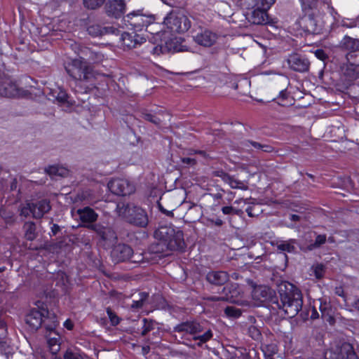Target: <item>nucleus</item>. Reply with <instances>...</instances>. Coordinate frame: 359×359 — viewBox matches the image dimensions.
Segmentation results:
<instances>
[{
  "mask_svg": "<svg viewBox=\"0 0 359 359\" xmlns=\"http://www.w3.org/2000/svg\"><path fill=\"white\" fill-rule=\"evenodd\" d=\"M279 294L280 308L283 310L287 317H294L303 305L301 291L292 284L285 283L280 286Z\"/></svg>",
  "mask_w": 359,
  "mask_h": 359,
  "instance_id": "f257e3e1",
  "label": "nucleus"
},
{
  "mask_svg": "<svg viewBox=\"0 0 359 359\" xmlns=\"http://www.w3.org/2000/svg\"><path fill=\"white\" fill-rule=\"evenodd\" d=\"M276 0H242V5L249 10L248 20L255 25L269 24V18L268 10L275 3Z\"/></svg>",
  "mask_w": 359,
  "mask_h": 359,
  "instance_id": "f03ea898",
  "label": "nucleus"
},
{
  "mask_svg": "<svg viewBox=\"0 0 359 359\" xmlns=\"http://www.w3.org/2000/svg\"><path fill=\"white\" fill-rule=\"evenodd\" d=\"M154 236L160 241L158 245H166L170 250H182L184 248L183 232L173 226H160L155 231Z\"/></svg>",
  "mask_w": 359,
  "mask_h": 359,
  "instance_id": "7ed1b4c3",
  "label": "nucleus"
},
{
  "mask_svg": "<svg viewBox=\"0 0 359 359\" xmlns=\"http://www.w3.org/2000/svg\"><path fill=\"white\" fill-rule=\"evenodd\" d=\"M119 216L123 217L128 223L139 227H146L149 222L146 211L132 203H119L116 206Z\"/></svg>",
  "mask_w": 359,
  "mask_h": 359,
  "instance_id": "20e7f679",
  "label": "nucleus"
},
{
  "mask_svg": "<svg viewBox=\"0 0 359 359\" xmlns=\"http://www.w3.org/2000/svg\"><path fill=\"white\" fill-rule=\"evenodd\" d=\"M79 55V58L74 59L67 64L65 67L66 71L75 80L90 82L95 77V73L86 59L81 55Z\"/></svg>",
  "mask_w": 359,
  "mask_h": 359,
  "instance_id": "39448f33",
  "label": "nucleus"
},
{
  "mask_svg": "<svg viewBox=\"0 0 359 359\" xmlns=\"http://www.w3.org/2000/svg\"><path fill=\"white\" fill-rule=\"evenodd\" d=\"M175 331L186 332L193 335V339L198 341L197 343L198 346H201L203 344L207 342L213 336L211 329L205 327L204 323H198L196 321L185 322L179 324L175 327Z\"/></svg>",
  "mask_w": 359,
  "mask_h": 359,
  "instance_id": "423d86ee",
  "label": "nucleus"
},
{
  "mask_svg": "<svg viewBox=\"0 0 359 359\" xmlns=\"http://www.w3.org/2000/svg\"><path fill=\"white\" fill-rule=\"evenodd\" d=\"M163 23L172 33H184L191 27V22L186 15L175 12L168 14Z\"/></svg>",
  "mask_w": 359,
  "mask_h": 359,
  "instance_id": "0eeeda50",
  "label": "nucleus"
},
{
  "mask_svg": "<svg viewBox=\"0 0 359 359\" xmlns=\"http://www.w3.org/2000/svg\"><path fill=\"white\" fill-rule=\"evenodd\" d=\"M123 19L135 29L139 31L153 25L156 20L154 15L144 13L142 10L133 11L127 14Z\"/></svg>",
  "mask_w": 359,
  "mask_h": 359,
  "instance_id": "6e6552de",
  "label": "nucleus"
},
{
  "mask_svg": "<svg viewBox=\"0 0 359 359\" xmlns=\"http://www.w3.org/2000/svg\"><path fill=\"white\" fill-rule=\"evenodd\" d=\"M222 293L225 301L241 306L249 304L248 301L243 298V292L237 283L226 285L223 288Z\"/></svg>",
  "mask_w": 359,
  "mask_h": 359,
  "instance_id": "1a4fd4ad",
  "label": "nucleus"
},
{
  "mask_svg": "<svg viewBox=\"0 0 359 359\" xmlns=\"http://www.w3.org/2000/svg\"><path fill=\"white\" fill-rule=\"evenodd\" d=\"M108 188L111 193L118 196H127L135 192V184L127 179L116 178L110 180Z\"/></svg>",
  "mask_w": 359,
  "mask_h": 359,
  "instance_id": "9d476101",
  "label": "nucleus"
},
{
  "mask_svg": "<svg viewBox=\"0 0 359 359\" xmlns=\"http://www.w3.org/2000/svg\"><path fill=\"white\" fill-rule=\"evenodd\" d=\"M219 38L218 34L207 28L199 27L193 35L196 43L205 48H210L215 45Z\"/></svg>",
  "mask_w": 359,
  "mask_h": 359,
  "instance_id": "9b49d317",
  "label": "nucleus"
},
{
  "mask_svg": "<svg viewBox=\"0 0 359 359\" xmlns=\"http://www.w3.org/2000/svg\"><path fill=\"white\" fill-rule=\"evenodd\" d=\"M340 76L346 85H350L359 79V67L346 61L340 67Z\"/></svg>",
  "mask_w": 359,
  "mask_h": 359,
  "instance_id": "f8f14e48",
  "label": "nucleus"
},
{
  "mask_svg": "<svg viewBox=\"0 0 359 359\" xmlns=\"http://www.w3.org/2000/svg\"><path fill=\"white\" fill-rule=\"evenodd\" d=\"M287 62L290 69L299 72L308 71L310 65L307 58L297 53L290 55Z\"/></svg>",
  "mask_w": 359,
  "mask_h": 359,
  "instance_id": "ddd939ff",
  "label": "nucleus"
},
{
  "mask_svg": "<svg viewBox=\"0 0 359 359\" xmlns=\"http://www.w3.org/2000/svg\"><path fill=\"white\" fill-rule=\"evenodd\" d=\"M124 0H109L105 5L107 15L115 18H121L126 11Z\"/></svg>",
  "mask_w": 359,
  "mask_h": 359,
  "instance_id": "4468645a",
  "label": "nucleus"
},
{
  "mask_svg": "<svg viewBox=\"0 0 359 359\" xmlns=\"http://www.w3.org/2000/svg\"><path fill=\"white\" fill-rule=\"evenodd\" d=\"M122 44L129 48H135L146 42V38L135 32H124L121 34Z\"/></svg>",
  "mask_w": 359,
  "mask_h": 359,
  "instance_id": "2eb2a0df",
  "label": "nucleus"
},
{
  "mask_svg": "<svg viewBox=\"0 0 359 359\" xmlns=\"http://www.w3.org/2000/svg\"><path fill=\"white\" fill-rule=\"evenodd\" d=\"M111 256L116 262H124L133 257V250L129 245L120 243L113 248Z\"/></svg>",
  "mask_w": 359,
  "mask_h": 359,
  "instance_id": "dca6fc26",
  "label": "nucleus"
},
{
  "mask_svg": "<svg viewBox=\"0 0 359 359\" xmlns=\"http://www.w3.org/2000/svg\"><path fill=\"white\" fill-rule=\"evenodd\" d=\"M86 226L95 231L104 241L114 243L117 238L116 233L110 227L103 226L100 224H90Z\"/></svg>",
  "mask_w": 359,
  "mask_h": 359,
  "instance_id": "f3484780",
  "label": "nucleus"
},
{
  "mask_svg": "<svg viewBox=\"0 0 359 359\" xmlns=\"http://www.w3.org/2000/svg\"><path fill=\"white\" fill-rule=\"evenodd\" d=\"M332 359H358L353 346L349 343H343L333 353Z\"/></svg>",
  "mask_w": 359,
  "mask_h": 359,
  "instance_id": "a211bd4d",
  "label": "nucleus"
},
{
  "mask_svg": "<svg viewBox=\"0 0 359 359\" xmlns=\"http://www.w3.org/2000/svg\"><path fill=\"white\" fill-rule=\"evenodd\" d=\"M305 27L308 32L318 33L321 30L320 13L306 14L304 19Z\"/></svg>",
  "mask_w": 359,
  "mask_h": 359,
  "instance_id": "6ab92c4d",
  "label": "nucleus"
},
{
  "mask_svg": "<svg viewBox=\"0 0 359 359\" xmlns=\"http://www.w3.org/2000/svg\"><path fill=\"white\" fill-rule=\"evenodd\" d=\"M32 206V217L35 219L41 218L51 208L50 201L47 199H42L31 203Z\"/></svg>",
  "mask_w": 359,
  "mask_h": 359,
  "instance_id": "aec40b11",
  "label": "nucleus"
},
{
  "mask_svg": "<svg viewBox=\"0 0 359 359\" xmlns=\"http://www.w3.org/2000/svg\"><path fill=\"white\" fill-rule=\"evenodd\" d=\"M88 32L93 36H102L105 34L117 35L119 30L113 26L102 27L100 25H93L88 27Z\"/></svg>",
  "mask_w": 359,
  "mask_h": 359,
  "instance_id": "412c9836",
  "label": "nucleus"
},
{
  "mask_svg": "<svg viewBox=\"0 0 359 359\" xmlns=\"http://www.w3.org/2000/svg\"><path fill=\"white\" fill-rule=\"evenodd\" d=\"M273 295V291L266 286L260 285L254 288L252 298L260 302L270 300Z\"/></svg>",
  "mask_w": 359,
  "mask_h": 359,
  "instance_id": "4be33fe9",
  "label": "nucleus"
},
{
  "mask_svg": "<svg viewBox=\"0 0 359 359\" xmlns=\"http://www.w3.org/2000/svg\"><path fill=\"white\" fill-rule=\"evenodd\" d=\"M43 316V313L38 310L32 309L26 316L25 322L32 327V329L37 330L41 325Z\"/></svg>",
  "mask_w": 359,
  "mask_h": 359,
  "instance_id": "5701e85b",
  "label": "nucleus"
},
{
  "mask_svg": "<svg viewBox=\"0 0 359 359\" xmlns=\"http://www.w3.org/2000/svg\"><path fill=\"white\" fill-rule=\"evenodd\" d=\"M0 95L7 97H15L18 95V88L15 83L6 79L0 83Z\"/></svg>",
  "mask_w": 359,
  "mask_h": 359,
  "instance_id": "b1692460",
  "label": "nucleus"
},
{
  "mask_svg": "<svg viewBox=\"0 0 359 359\" xmlns=\"http://www.w3.org/2000/svg\"><path fill=\"white\" fill-rule=\"evenodd\" d=\"M76 53L78 55H81L84 57L86 60H88L95 63L102 62L104 58V55L102 53L91 50L86 47L79 48Z\"/></svg>",
  "mask_w": 359,
  "mask_h": 359,
  "instance_id": "393cba45",
  "label": "nucleus"
},
{
  "mask_svg": "<svg viewBox=\"0 0 359 359\" xmlns=\"http://www.w3.org/2000/svg\"><path fill=\"white\" fill-rule=\"evenodd\" d=\"M207 280L214 285H223L229 279V276L225 271H210L206 276Z\"/></svg>",
  "mask_w": 359,
  "mask_h": 359,
  "instance_id": "a878e982",
  "label": "nucleus"
},
{
  "mask_svg": "<svg viewBox=\"0 0 359 359\" xmlns=\"http://www.w3.org/2000/svg\"><path fill=\"white\" fill-rule=\"evenodd\" d=\"M58 325V322L55 319V318H53V320L52 321L51 325H46V328L48 332H50V334L51 333L55 334V337H49L48 339V343L49 346L51 348L53 351H57L59 350V343H58V334L55 333V329Z\"/></svg>",
  "mask_w": 359,
  "mask_h": 359,
  "instance_id": "bb28decb",
  "label": "nucleus"
},
{
  "mask_svg": "<svg viewBox=\"0 0 359 359\" xmlns=\"http://www.w3.org/2000/svg\"><path fill=\"white\" fill-rule=\"evenodd\" d=\"M77 214L82 222L93 223L97 219V214L90 208L86 207L83 209H79Z\"/></svg>",
  "mask_w": 359,
  "mask_h": 359,
  "instance_id": "cd10ccee",
  "label": "nucleus"
},
{
  "mask_svg": "<svg viewBox=\"0 0 359 359\" xmlns=\"http://www.w3.org/2000/svg\"><path fill=\"white\" fill-rule=\"evenodd\" d=\"M303 11L306 14L310 13H320L318 0H301Z\"/></svg>",
  "mask_w": 359,
  "mask_h": 359,
  "instance_id": "c85d7f7f",
  "label": "nucleus"
},
{
  "mask_svg": "<svg viewBox=\"0 0 359 359\" xmlns=\"http://www.w3.org/2000/svg\"><path fill=\"white\" fill-rule=\"evenodd\" d=\"M339 46L342 49L348 50V52H351L359 48V41L345 36L340 41Z\"/></svg>",
  "mask_w": 359,
  "mask_h": 359,
  "instance_id": "c756f323",
  "label": "nucleus"
},
{
  "mask_svg": "<svg viewBox=\"0 0 359 359\" xmlns=\"http://www.w3.org/2000/svg\"><path fill=\"white\" fill-rule=\"evenodd\" d=\"M243 149H248L250 147V145L252 146L255 149L257 150H261L264 152H271L273 151V147L271 145L269 144H263L259 142L250 141V140H245L243 142H242Z\"/></svg>",
  "mask_w": 359,
  "mask_h": 359,
  "instance_id": "7c9ffc66",
  "label": "nucleus"
},
{
  "mask_svg": "<svg viewBox=\"0 0 359 359\" xmlns=\"http://www.w3.org/2000/svg\"><path fill=\"white\" fill-rule=\"evenodd\" d=\"M46 172L51 177L56 176L65 177L68 175L69 170L62 166L51 165L46 168Z\"/></svg>",
  "mask_w": 359,
  "mask_h": 359,
  "instance_id": "2f4dec72",
  "label": "nucleus"
},
{
  "mask_svg": "<svg viewBox=\"0 0 359 359\" xmlns=\"http://www.w3.org/2000/svg\"><path fill=\"white\" fill-rule=\"evenodd\" d=\"M25 236L29 241H33L36 238L37 233L36 231V225L33 222H25L23 225Z\"/></svg>",
  "mask_w": 359,
  "mask_h": 359,
  "instance_id": "473e14b6",
  "label": "nucleus"
},
{
  "mask_svg": "<svg viewBox=\"0 0 359 359\" xmlns=\"http://www.w3.org/2000/svg\"><path fill=\"white\" fill-rule=\"evenodd\" d=\"M297 242L295 239H289L278 243L277 248L280 251L292 253L296 251L295 245H297Z\"/></svg>",
  "mask_w": 359,
  "mask_h": 359,
  "instance_id": "72a5a7b5",
  "label": "nucleus"
},
{
  "mask_svg": "<svg viewBox=\"0 0 359 359\" xmlns=\"http://www.w3.org/2000/svg\"><path fill=\"white\" fill-rule=\"evenodd\" d=\"M148 297L149 295L147 292H140L137 296H135L133 299L131 308L134 309L142 308L147 301Z\"/></svg>",
  "mask_w": 359,
  "mask_h": 359,
  "instance_id": "f704fd0d",
  "label": "nucleus"
},
{
  "mask_svg": "<svg viewBox=\"0 0 359 359\" xmlns=\"http://www.w3.org/2000/svg\"><path fill=\"white\" fill-rule=\"evenodd\" d=\"M0 216L8 224H13L16 220L14 212L6 208H0Z\"/></svg>",
  "mask_w": 359,
  "mask_h": 359,
  "instance_id": "c9c22d12",
  "label": "nucleus"
},
{
  "mask_svg": "<svg viewBox=\"0 0 359 359\" xmlns=\"http://www.w3.org/2000/svg\"><path fill=\"white\" fill-rule=\"evenodd\" d=\"M318 302L319 303V309L321 312L322 317L325 318L328 316L331 318V306L330 303L325 299H318Z\"/></svg>",
  "mask_w": 359,
  "mask_h": 359,
  "instance_id": "e433bc0d",
  "label": "nucleus"
},
{
  "mask_svg": "<svg viewBox=\"0 0 359 359\" xmlns=\"http://www.w3.org/2000/svg\"><path fill=\"white\" fill-rule=\"evenodd\" d=\"M346 61L359 67V48L354 51L348 52L346 55Z\"/></svg>",
  "mask_w": 359,
  "mask_h": 359,
  "instance_id": "4c0bfd02",
  "label": "nucleus"
},
{
  "mask_svg": "<svg viewBox=\"0 0 359 359\" xmlns=\"http://www.w3.org/2000/svg\"><path fill=\"white\" fill-rule=\"evenodd\" d=\"M226 183H227L232 189L247 190L248 188L243 182L235 180L231 176L229 177V180H227Z\"/></svg>",
  "mask_w": 359,
  "mask_h": 359,
  "instance_id": "58836bf2",
  "label": "nucleus"
},
{
  "mask_svg": "<svg viewBox=\"0 0 359 359\" xmlns=\"http://www.w3.org/2000/svg\"><path fill=\"white\" fill-rule=\"evenodd\" d=\"M143 325L142 327L141 334L142 336H145L148 332L154 330V322L152 320H148L147 318H144L142 320Z\"/></svg>",
  "mask_w": 359,
  "mask_h": 359,
  "instance_id": "ea45409f",
  "label": "nucleus"
},
{
  "mask_svg": "<svg viewBox=\"0 0 359 359\" xmlns=\"http://www.w3.org/2000/svg\"><path fill=\"white\" fill-rule=\"evenodd\" d=\"M326 241V236L324 234L318 235L316 238L315 242L308 245L309 250H313L316 248L320 247Z\"/></svg>",
  "mask_w": 359,
  "mask_h": 359,
  "instance_id": "a19ab883",
  "label": "nucleus"
},
{
  "mask_svg": "<svg viewBox=\"0 0 359 359\" xmlns=\"http://www.w3.org/2000/svg\"><path fill=\"white\" fill-rule=\"evenodd\" d=\"M105 0H83V5L88 9H96L100 7Z\"/></svg>",
  "mask_w": 359,
  "mask_h": 359,
  "instance_id": "79ce46f5",
  "label": "nucleus"
},
{
  "mask_svg": "<svg viewBox=\"0 0 359 359\" xmlns=\"http://www.w3.org/2000/svg\"><path fill=\"white\" fill-rule=\"evenodd\" d=\"M262 351L266 359H273L272 356L277 352V348L276 346L271 344L264 346Z\"/></svg>",
  "mask_w": 359,
  "mask_h": 359,
  "instance_id": "37998d69",
  "label": "nucleus"
},
{
  "mask_svg": "<svg viewBox=\"0 0 359 359\" xmlns=\"http://www.w3.org/2000/svg\"><path fill=\"white\" fill-rule=\"evenodd\" d=\"M32 209L31 203L22 205L20 208V215L24 217H27L30 215H32Z\"/></svg>",
  "mask_w": 359,
  "mask_h": 359,
  "instance_id": "c03bdc74",
  "label": "nucleus"
},
{
  "mask_svg": "<svg viewBox=\"0 0 359 359\" xmlns=\"http://www.w3.org/2000/svg\"><path fill=\"white\" fill-rule=\"evenodd\" d=\"M225 314L229 317L238 318L241 315V311L233 306H227L224 310Z\"/></svg>",
  "mask_w": 359,
  "mask_h": 359,
  "instance_id": "a18cd8bd",
  "label": "nucleus"
},
{
  "mask_svg": "<svg viewBox=\"0 0 359 359\" xmlns=\"http://www.w3.org/2000/svg\"><path fill=\"white\" fill-rule=\"evenodd\" d=\"M344 302L346 306H347L350 311L355 309L359 311V299L352 301L349 298H345Z\"/></svg>",
  "mask_w": 359,
  "mask_h": 359,
  "instance_id": "49530a36",
  "label": "nucleus"
},
{
  "mask_svg": "<svg viewBox=\"0 0 359 359\" xmlns=\"http://www.w3.org/2000/svg\"><path fill=\"white\" fill-rule=\"evenodd\" d=\"M107 313L112 325H117L120 323L119 317L109 307L107 309Z\"/></svg>",
  "mask_w": 359,
  "mask_h": 359,
  "instance_id": "de8ad7c7",
  "label": "nucleus"
},
{
  "mask_svg": "<svg viewBox=\"0 0 359 359\" xmlns=\"http://www.w3.org/2000/svg\"><path fill=\"white\" fill-rule=\"evenodd\" d=\"M64 359H83V358L79 352L68 349L64 355Z\"/></svg>",
  "mask_w": 359,
  "mask_h": 359,
  "instance_id": "09e8293b",
  "label": "nucleus"
},
{
  "mask_svg": "<svg viewBox=\"0 0 359 359\" xmlns=\"http://www.w3.org/2000/svg\"><path fill=\"white\" fill-rule=\"evenodd\" d=\"M213 176L215 177H219L222 178V180L226 182L227 180H229L230 175L224 172L222 170H215L212 172Z\"/></svg>",
  "mask_w": 359,
  "mask_h": 359,
  "instance_id": "8fccbe9b",
  "label": "nucleus"
},
{
  "mask_svg": "<svg viewBox=\"0 0 359 359\" xmlns=\"http://www.w3.org/2000/svg\"><path fill=\"white\" fill-rule=\"evenodd\" d=\"M314 275L316 278L320 279L323 276L324 267L322 264H318L314 266L313 269Z\"/></svg>",
  "mask_w": 359,
  "mask_h": 359,
  "instance_id": "3c124183",
  "label": "nucleus"
},
{
  "mask_svg": "<svg viewBox=\"0 0 359 359\" xmlns=\"http://www.w3.org/2000/svg\"><path fill=\"white\" fill-rule=\"evenodd\" d=\"M56 99L59 102L65 103L66 102H68V95L65 91L60 90L57 95L56 96Z\"/></svg>",
  "mask_w": 359,
  "mask_h": 359,
  "instance_id": "603ef678",
  "label": "nucleus"
},
{
  "mask_svg": "<svg viewBox=\"0 0 359 359\" xmlns=\"http://www.w3.org/2000/svg\"><path fill=\"white\" fill-rule=\"evenodd\" d=\"M248 331L250 336L255 339H258L261 335L260 332L255 327H249Z\"/></svg>",
  "mask_w": 359,
  "mask_h": 359,
  "instance_id": "864d4df0",
  "label": "nucleus"
},
{
  "mask_svg": "<svg viewBox=\"0 0 359 359\" xmlns=\"http://www.w3.org/2000/svg\"><path fill=\"white\" fill-rule=\"evenodd\" d=\"M181 162L183 164L188 165L189 166H194L196 164V160L192 158L184 157L181 158Z\"/></svg>",
  "mask_w": 359,
  "mask_h": 359,
  "instance_id": "5fc2aeb1",
  "label": "nucleus"
},
{
  "mask_svg": "<svg viewBox=\"0 0 359 359\" xmlns=\"http://www.w3.org/2000/svg\"><path fill=\"white\" fill-rule=\"evenodd\" d=\"M145 119L156 125H159L161 123V120L158 118L153 116L152 114H146Z\"/></svg>",
  "mask_w": 359,
  "mask_h": 359,
  "instance_id": "6e6d98bb",
  "label": "nucleus"
},
{
  "mask_svg": "<svg viewBox=\"0 0 359 359\" xmlns=\"http://www.w3.org/2000/svg\"><path fill=\"white\" fill-rule=\"evenodd\" d=\"M315 55L317 58H318L320 60H325L327 59V54L325 53L323 50L318 49L315 52Z\"/></svg>",
  "mask_w": 359,
  "mask_h": 359,
  "instance_id": "4d7b16f0",
  "label": "nucleus"
},
{
  "mask_svg": "<svg viewBox=\"0 0 359 359\" xmlns=\"http://www.w3.org/2000/svg\"><path fill=\"white\" fill-rule=\"evenodd\" d=\"M222 211L224 215H231L234 211V208L232 206H224L222 208Z\"/></svg>",
  "mask_w": 359,
  "mask_h": 359,
  "instance_id": "13d9d810",
  "label": "nucleus"
},
{
  "mask_svg": "<svg viewBox=\"0 0 359 359\" xmlns=\"http://www.w3.org/2000/svg\"><path fill=\"white\" fill-rule=\"evenodd\" d=\"M319 318V313L317 311L316 309L315 308V306L312 307L311 308V318L312 320H316L317 318Z\"/></svg>",
  "mask_w": 359,
  "mask_h": 359,
  "instance_id": "bf43d9fd",
  "label": "nucleus"
},
{
  "mask_svg": "<svg viewBox=\"0 0 359 359\" xmlns=\"http://www.w3.org/2000/svg\"><path fill=\"white\" fill-rule=\"evenodd\" d=\"M335 294L338 296L344 297V299H345V298H346L344 296V292L341 287H337L335 288Z\"/></svg>",
  "mask_w": 359,
  "mask_h": 359,
  "instance_id": "052dcab7",
  "label": "nucleus"
},
{
  "mask_svg": "<svg viewBox=\"0 0 359 359\" xmlns=\"http://www.w3.org/2000/svg\"><path fill=\"white\" fill-rule=\"evenodd\" d=\"M157 25H154V23L150 26H149L147 28H145L146 30L151 33V34H158L159 32L154 28V26H156Z\"/></svg>",
  "mask_w": 359,
  "mask_h": 359,
  "instance_id": "680f3d73",
  "label": "nucleus"
},
{
  "mask_svg": "<svg viewBox=\"0 0 359 359\" xmlns=\"http://www.w3.org/2000/svg\"><path fill=\"white\" fill-rule=\"evenodd\" d=\"M245 211H246L249 217H255V216L258 215L257 213H255V212H253V208L252 207L247 208Z\"/></svg>",
  "mask_w": 359,
  "mask_h": 359,
  "instance_id": "e2e57ef3",
  "label": "nucleus"
},
{
  "mask_svg": "<svg viewBox=\"0 0 359 359\" xmlns=\"http://www.w3.org/2000/svg\"><path fill=\"white\" fill-rule=\"evenodd\" d=\"M64 326L69 330H71L73 328V323L70 320H67L64 323Z\"/></svg>",
  "mask_w": 359,
  "mask_h": 359,
  "instance_id": "0e129e2a",
  "label": "nucleus"
},
{
  "mask_svg": "<svg viewBox=\"0 0 359 359\" xmlns=\"http://www.w3.org/2000/svg\"><path fill=\"white\" fill-rule=\"evenodd\" d=\"M211 301H225L224 299V294L220 297L212 296L208 298Z\"/></svg>",
  "mask_w": 359,
  "mask_h": 359,
  "instance_id": "69168bd1",
  "label": "nucleus"
},
{
  "mask_svg": "<svg viewBox=\"0 0 359 359\" xmlns=\"http://www.w3.org/2000/svg\"><path fill=\"white\" fill-rule=\"evenodd\" d=\"M60 230V228L57 224H53L51 227V231L53 235H55Z\"/></svg>",
  "mask_w": 359,
  "mask_h": 359,
  "instance_id": "338daca9",
  "label": "nucleus"
},
{
  "mask_svg": "<svg viewBox=\"0 0 359 359\" xmlns=\"http://www.w3.org/2000/svg\"><path fill=\"white\" fill-rule=\"evenodd\" d=\"M142 351L144 355H147L150 351V347L149 346H144L142 348Z\"/></svg>",
  "mask_w": 359,
  "mask_h": 359,
  "instance_id": "774afa93",
  "label": "nucleus"
}]
</instances>
